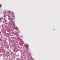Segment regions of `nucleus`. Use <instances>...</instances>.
<instances>
[{"label":"nucleus","mask_w":60,"mask_h":60,"mask_svg":"<svg viewBox=\"0 0 60 60\" xmlns=\"http://www.w3.org/2000/svg\"><path fill=\"white\" fill-rule=\"evenodd\" d=\"M18 28H17V29H18Z\"/></svg>","instance_id":"20e7f679"},{"label":"nucleus","mask_w":60,"mask_h":60,"mask_svg":"<svg viewBox=\"0 0 60 60\" xmlns=\"http://www.w3.org/2000/svg\"><path fill=\"white\" fill-rule=\"evenodd\" d=\"M25 48L26 49H28V46H27Z\"/></svg>","instance_id":"f03ea898"},{"label":"nucleus","mask_w":60,"mask_h":60,"mask_svg":"<svg viewBox=\"0 0 60 60\" xmlns=\"http://www.w3.org/2000/svg\"><path fill=\"white\" fill-rule=\"evenodd\" d=\"M11 14H12L13 15H14V13L13 12H12V13H11Z\"/></svg>","instance_id":"f257e3e1"},{"label":"nucleus","mask_w":60,"mask_h":60,"mask_svg":"<svg viewBox=\"0 0 60 60\" xmlns=\"http://www.w3.org/2000/svg\"><path fill=\"white\" fill-rule=\"evenodd\" d=\"M9 13H11V11H9Z\"/></svg>","instance_id":"7ed1b4c3"}]
</instances>
